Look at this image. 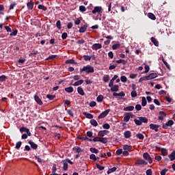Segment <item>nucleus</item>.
<instances>
[{"label":"nucleus","mask_w":175,"mask_h":175,"mask_svg":"<svg viewBox=\"0 0 175 175\" xmlns=\"http://www.w3.org/2000/svg\"><path fill=\"white\" fill-rule=\"evenodd\" d=\"M79 72L85 73H94V68L90 65H87L86 66H83V68L79 69Z\"/></svg>","instance_id":"f257e3e1"},{"label":"nucleus","mask_w":175,"mask_h":175,"mask_svg":"<svg viewBox=\"0 0 175 175\" xmlns=\"http://www.w3.org/2000/svg\"><path fill=\"white\" fill-rule=\"evenodd\" d=\"M134 122L137 126L142 125V123H148V119L146 117H139L137 119H134Z\"/></svg>","instance_id":"f03ea898"},{"label":"nucleus","mask_w":175,"mask_h":175,"mask_svg":"<svg viewBox=\"0 0 175 175\" xmlns=\"http://www.w3.org/2000/svg\"><path fill=\"white\" fill-rule=\"evenodd\" d=\"M143 158L145 161H148V163L151 165L152 163L153 160L148 152H145L143 154Z\"/></svg>","instance_id":"7ed1b4c3"},{"label":"nucleus","mask_w":175,"mask_h":175,"mask_svg":"<svg viewBox=\"0 0 175 175\" xmlns=\"http://www.w3.org/2000/svg\"><path fill=\"white\" fill-rule=\"evenodd\" d=\"M174 124L172 120H170L167 122L162 124V128L164 129H167L168 126H172Z\"/></svg>","instance_id":"20e7f679"},{"label":"nucleus","mask_w":175,"mask_h":175,"mask_svg":"<svg viewBox=\"0 0 175 175\" xmlns=\"http://www.w3.org/2000/svg\"><path fill=\"white\" fill-rule=\"evenodd\" d=\"M135 165H136L137 166H141L142 165H148V162L142 159H139L135 161Z\"/></svg>","instance_id":"39448f33"},{"label":"nucleus","mask_w":175,"mask_h":175,"mask_svg":"<svg viewBox=\"0 0 175 175\" xmlns=\"http://www.w3.org/2000/svg\"><path fill=\"white\" fill-rule=\"evenodd\" d=\"M110 109H107L104 111H103L101 113H100V115L98 116V119H101V118H105L109 113L110 112Z\"/></svg>","instance_id":"423d86ee"},{"label":"nucleus","mask_w":175,"mask_h":175,"mask_svg":"<svg viewBox=\"0 0 175 175\" xmlns=\"http://www.w3.org/2000/svg\"><path fill=\"white\" fill-rule=\"evenodd\" d=\"M167 116V113L164 111H159V117L158 119L159 120H163L165 119V118Z\"/></svg>","instance_id":"0eeeda50"},{"label":"nucleus","mask_w":175,"mask_h":175,"mask_svg":"<svg viewBox=\"0 0 175 175\" xmlns=\"http://www.w3.org/2000/svg\"><path fill=\"white\" fill-rule=\"evenodd\" d=\"M103 9L101 7H94V10L92 11V13L95 14L96 13H101Z\"/></svg>","instance_id":"6e6552de"},{"label":"nucleus","mask_w":175,"mask_h":175,"mask_svg":"<svg viewBox=\"0 0 175 175\" xmlns=\"http://www.w3.org/2000/svg\"><path fill=\"white\" fill-rule=\"evenodd\" d=\"M156 148L161 150V154H162V155H163V156L167 155V153H168V150L166 149V148H159V147H158V146H156Z\"/></svg>","instance_id":"1a4fd4ad"},{"label":"nucleus","mask_w":175,"mask_h":175,"mask_svg":"<svg viewBox=\"0 0 175 175\" xmlns=\"http://www.w3.org/2000/svg\"><path fill=\"white\" fill-rule=\"evenodd\" d=\"M91 48L92 50L97 51L102 48V44H92Z\"/></svg>","instance_id":"9d476101"},{"label":"nucleus","mask_w":175,"mask_h":175,"mask_svg":"<svg viewBox=\"0 0 175 175\" xmlns=\"http://www.w3.org/2000/svg\"><path fill=\"white\" fill-rule=\"evenodd\" d=\"M149 126L150 129L154 130L155 132L159 131V128L160 127L159 125H157L154 124H150Z\"/></svg>","instance_id":"9b49d317"},{"label":"nucleus","mask_w":175,"mask_h":175,"mask_svg":"<svg viewBox=\"0 0 175 175\" xmlns=\"http://www.w3.org/2000/svg\"><path fill=\"white\" fill-rule=\"evenodd\" d=\"M122 149L126 150V151L131 152L132 150V149H133V146H130V145L124 144L122 146Z\"/></svg>","instance_id":"f8f14e48"},{"label":"nucleus","mask_w":175,"mask_h":175,"mask_svg":"<svg viewBox=\"0 0 175 175\" xmlns=\"http://www.w3.org/2000/svg\"><path fill=\"white\" fill-rule=\"evenodd\" d=\"M111 88L110 91L111 92H118L120 87L118 85H113Z\"/></svg>","instance_id":"ddd939ff"},{"label":"nucleus","mask_w":175,"mask_h":175,"mask_svg":"<svg viewBox=\"0 0 175 175\" xmlns=\"http://www.w3.org/2000/svg\"><path fill=\"white\" fill-rule=\"evenodd\" d=\"M28 143L33 150H36L38 147V144H35L32 140H28Z\"/></svg>","instance_id":"4468645a"},{"label":"nucleus","mask_w":175,"mask_h":175,"mask_svg":"<svg viewBox=\"0 0 175 175\" xmlns=\"http://www.w3.org/2000/svg\"><path fill=\"white\" fill-rule=\"evenodd\" d=\"M109 133V131L103 130V131H100L98 133V135L101 136V137H103V136H105V135H107Z\"/></svg>","instance_id":"2eb2a0df"},{"label":"nucleus","mask_w":175,"mask_h":175,"mask_svg":"<svg viewBox=\"0 0 175 175\" xmlns=\"http://www.w3.org/2000/svg\"><path fill=\"white\" fill-rule=\"evenodd\" d=\"M168 158L172 162H173V161H175V150L172 151L170 154H168Z\"/></svg>","instance_id":"dca6fc26"},{"label":"nucleus","mask_w":175,"mask_h":175,"mask_svg":"<svg viewBox=\"0 0 175 175\" xmlns=\"http://www.w3.org/2000/svg\"><path fill=\"white\" fill-rule=\"evenodd\" d=\"M158 77V75L157 73H150L147 76L148 80H151L152 79H155Z\"/></svg>","instance_id":"f3484780"},{"label":"nucleus","mask_w":175,"mask_h":175,"mask_svg":"<svg viewBox=\"0 0 175 175\" xmlns=\"http://www.w3.org/2000/svg\"><path fill=\"white\" fill-rule=\"evenodd\" d=\"M34 99L38 105H42L43 104L42 100L40 98V97L38 95L34 96Z\"/></svg>","instance_id":"a211bd4d"},{"label":"nucleus","mask_w":175,"mask_h":175,"mask_svg":"<svg viewBox=\"0 0 175 175\" xmlns=\"http://www.w3.org/2000/svg\"><path fill=\"white\" fill-rule=\"evenodd\" d=\"M132 136V133L129 131H124V137L126 139L130 138Z\"/></svg>","instance_id":"6ab92c4d"},{"label":"nucleus","mask_w":175,"mask_h":175,"mask_svg":"<svg viewBox=\"0 0 175 175\" xmlns=\"http://www.w3.org/2000/svg\"><path fill=\"white\" fill-rule=\"evenodd\" d=\"M150 40L154 44V45L155 46H159V41L155 38H153V37L151 38Z\"/></svg>","instance_id":"aec40b11"},{"label":"nucleus","mask_w":175,"mask_h":175,"mask_svg":"<svg viewBox=\"0 0 175 175\" xmlns=\"http://www.w3.org/2000/svg\"><path fill=\"white\" fill-rule=\"evenodd\" d=\"M88 27V26L87 25H82V27L79 29V33H85Z\"/></svg>","instance_id":"412c9836"},{"label":"nucleus","mask_w":175,"mask_h":175,"mask_svg":"<svg viewBox=\"0 0 175 175\" xmlns=\"http://www.w3.org/2000/svg\"><path fill=\"white\" fill-rule=\"evenodd\" d=\"M131 116H129V113H126L124 118H123V121L125 122H128L130 120Z\"/></svg>","instance_id":"4be33fe9"},{"label":"nucleus","mask_w":175,"mask_h":175,"mask_svg":"<svg viewBox=\"0 0 175 175\" xmlns=\"http://www.w3.org/2000/svg\"><path fill=\"white\" fill-rule=\"evenodd\" d=\"M113 96H121V97H124L125 96V93L124 92H120L119 93H116V92H113Z\"/></svg>","instance_id":"5701e85b"},{"label":"nucleus","mask_w":175,"mask_h":175,"mask_svg":"<svg viewBox=\"0 0 175 175\" xmlns=\"http://www.w3.org/2000/svg\"><path fill=\"white\" fill-rule=\"evenodd\" d=\"M27 6L29 10H32L33 9L34 3L32 1H30V2L27 3Z\"/></svg>","instance_id":"b1692460"},{"label":"nucleus","mask_w":175,"mask_h":175,"mask_svg":"<svg viewBox=\"0 0 175 175\" xmlns=\"http://www.w3.org/2000/svg\"><path fill=\"white\" fill-rule=\"evenodd\" d=\"M72 150L75 151L77 153H80L83 152V150L79 146H75L72 148Z\"/></svg>","instance_id":"393cba45"},{"label":"nucleus","mask_w":175,"mask_h":175,"mask_svg":"<svg viewBox=\"0 0 175 175\" xmlns=\"http://www.w3.org/2000/svg\"><path fill=\"white\" fill-rule=\"evenodd\" d=\"M116 170H117V167H116L110 168L107 171V174H111V173H113L114 172H116Z\"/></svg>","instance_id":"a878e982"},{"label":"nucleus","mask_w":175,"mask_h":175,"mask_svg":"<svg viewBox=\"0 0 175 175\" xmlns=\"http://www.w3.org/2000/svg\"><path fill=\"white\" fill-rule=\"evenodd\" d=\"M83 116H85V118L88 119H92L94 118V116L92 114L87 112H83Z\"/></svg>","instance_id":"bb28decb"},{"label":"nucleus","mask_w":175,"mask_h":175,"mask_svg":"<svg viewBox=\"0 0 175 175\" xmlns=\"http://www.w3.org/2000/svg\"><path fill=\"white\" fill-rule=\"evenodd\" d=\"M134 109L135 107L133 106H129V107H124L123 110L126 111H131Z\"/></svg>","instance_id":"cd10ccee"},{"label":"nucleus","mask_w":175,"mask_h":175,"mask_svg":"<svg viewBox=\"0 0 175 175\" xmlns=\"http://www.w3.org/2000/svg\"><path fill=\"white\" fill-rule=\"evenodd\" d=\"M90 123L91 125H92L94 126H97L98 125L97 121L95 120L94 119L90 120Z\"/></svg>","instance_id":"c85d7f7f"},{"label":"nucleus","mask_w":175,"mask_h":175,"mask_svg":"<svg viewBox=\"0 0 175 175\" xmlns=\"http://www.w3.org/2000/svg\"><path fill=\"white\" fill-rule=\"evenodd\" d=\"M77 91H78V94H81V96H84L85 95V92H84L82 88L78 87Z\"/></svg>","instance_id":"c756f323"},{"label":"nucleus","mask_w":175,"mask_h":175,"mask_svg":"<svg viewBox=\"0 0 175 175\" xmlns=\"http://www.w3.org/2000/svg\"><path fill=\"white\" fill-rule=\"evenodd\" d=\"M83 83H84V80L81 79V80L74 83L72 85H74V86H79V85L83 84Z\"/></svg>","instance_id":"7c9ffc66"},{"label":"nucleus","mask_w":175,"mask_h":175,"mask_svg":"<svg viewBox=\"0 0 175 175\" xmlns=\"http://www.w3.org/2000/svg\"><path fill=\"white\" fill-rule=\"evenodd\" d=\"M103 99H104V96L102 94H100L96 97V101L98 103L102 102Z\"/></svg>","instance_id":"2f4dec72"},{"label":"nucleus","mask_w":175,"mask_h":175,"mask_svg":"<svg viewBox=\"0 0 175 175\" xmlns=\"http://www.w3.org/2000/svg\"><path fill=\"white\" fill-rule=\"evenodd\" d=\"M64 90L68 93H72L74 92V89L72 87L66 88H64Z\"/></svg>","instance_id":"473e14b6"},{"label":"nucleus","mask_w":175,"mask_h":175,"mask_svg":"<svg viewBox=\"0 0 175 175\" xmlns=\"http://www.w3.org/2000/svg\"><path fill=\"white\" fill-rule=\"evenodd\" d=\"M147 16H148V17L149 18H150V19L152 20V21L156 20V16H155V15L153 14H152V13H148Z\"/></svg>","instance_id":"72a5a7b5"},{"label":"nucleus","mask_w":175,"mask_h":175,"mask_svg":"<svg viewBox=\"0 0 175 175\" xmlns=\"http://www.w3.org/2000/svg\"><path fill=\"white\" fill-rule=\"evenodd\" d=\"M146 105H147V100L146 97H142V105L143 107H145L146 106Z\"/></svg>","instance_id":"f704fd0d"},{"label":"nucleus","mask_w":175,"mask_h":175,"mask_svg":"<svg viewBox=\"0 0 175 175\" xmlns=\"http://www.w3.org/2000/svg\"><path fill=\"white\" fill-rule=\"evenodd\" d=\"M77 64V62H75V61L72 59H68L67 61H66V64Z\"/></svg>","instance_id":"c9c22d12"},{"label":"nucleus","mask_w":175,"mask_h":175,"mask_svg":"<svg viewBox=\"0 0 175 175\" xmlns=\"http://www.w3.org/2000/svg\"><path fill=\"white\" fill-rule=\"evenodd\" d=\"M68 169V163H66V161L64 162V163H63V170H64V172H67Z\"/></svg>","instance_id":"e433bc0d"},{"label":"nucleus","mask_w":175,"mask_h":175,"mask_svg":"<svg viewBox=\"0 0 175 175\" xmlns=\"http://www.w3.org/2000/svg\"><path fill=\"white\" fill-rule=\"evenodd\" d=\"M90 151L92 153L97 154L99 152V150L95 148H90Z\"/></svg>","instance_id":"4c0bfd02"},{"label":"nucleus","mask_w":175,"mask_h":175,"mask_svg":"<svg viewBox=\"0 0 175 175\" xmlns=\"http://www.w3.org/2000/svg\"><path fill=\"white\" fill-rule=\"evenodd\" d=\"M66 111H67V113H68V115H70L71 117H72V118L75 117L74 112L72 111V109H66Z\"/></svg>","instance_id":"58836bf2"},{"label":"nucleus","mask_w":175,"mask_h":175,"mask_svg":"<svg viewBox=\"0 0 175 175\" xmlns=\"http://www.w3.org/2000/svg\"><path fill=\"white\" fill-rule=\"evenodd\" d=\"M100 142L103 144H107L108 142L107 137H100Z\"/></svg>","instance_id":"ea45409f"},{"label":"nucleus","mask_w":175,"mask_h":175,"mask_svg":"<svg viewBox=\"0 0 175 175\" xmlns=\"http://www.w3.org/2000/svg\"><path fill=\"white\" fill-rule=\"evenodd\" d=\"M110 78H109V75H106L103 77V80L104 82H108L109 81Z\"/></svg>","instance_id":"a19ab883"},{"label":"nucleus","mask_w":175,"mask_h":175,"mask_svg":"<svg viewBox=\"0 0 175 175\" xmlns=\"http://www.w3.org/2000/svg\"><path fill=\"white\" fill-rule=\"evenodd\" d=\"M120 46H121L120 44H115L112 45L111 48L113 50H117L118 48L120 47Z\"/></svg>","instance_id":"79ce46f5"},{"label":"nucleus","mask_w":175,"mask_h":175,"mask_svg":"<svg viewBox=\"0 0 175 175\" xmlns=\"http://www.w3.org/2000/svg\"><path fill=\"white\" fill-rule=\"evenodd\" d=\"M55 97V95L46 94V98L49 99V100H53Z\"/></svg>","instance_id":"37998d69"},{"label":"nucleus","mask_w":175,"mask_h":175,"mask_svg":"<svg viewBox=\"0 0 175 175\" xmlns=\"http://www.w3.org/2000/svg\"><path fill=\"white\" fill-rule=\"evenodd\" d=\"M82 57H83V60H85V62L90 61L92 59V57L89 55H83Z\"/></svg>","instance_id":"c03bdc74"},{"label":"nucleus","mask_w":175,"mask_h":175,"mask_svg":"<svg viewBox=\"0 0 175 175\" xmlns=\"http://www.w3.org/2000/svg\"><path fill=\"white\" fill-rule=\"evenodd\" d=\"M116 63H117V64H121V63H122L123 65H126V63H127V62L125 61L124 59H119V60H117V61H116Z\"/></svg>","instance_id":"a18cd8bd"},{"label":"nucleus","mask_w":175,"mask_h":175,"mask_svg":"<svg viewBox=\"0 0 175 175\" xmlns=\"http://www.w3.org/2000/svg\"><path fill=\"white\" fill-rule=\"evenodd\" d=\"M96 167L98 170H104L105 167L101 166L100 165H99L98 163H96Z\"/></svg>","instance_id":"49530a36"},{"label":"nucleus","mask_w":175,"mask_h":175,"mask_svg":"<svg viewBox=\"0 0 175 175\" xmlns=\"http://www.w3.org/2000/svg\"><path fill=\"white\" fill-rule=\"evenodd\" d=\"M21 146H22V142L19 141L18 142L16 143L15 148L17 150H19Z\"/></svg>","instance_id":"de8ad7c7"},{"label":"nucleus","mask_w":175,"mask_h":175,"mask_svg":"<svg viewBox=\"0 0 175 175\" xmlns=\"http://www.w3.org/2000/svg\"><path fill=\"white\" fill-rule=\"evenodd\" d=\"M120 81L123 83L127 82V77L126 76H121L120 77Z\"/></svg>","instance_id":"09e8293b"},{"label":"nucleus","mask_w":175,"mask_h":175,"mask_svg":"<svg viewBox=\"0 0 175 175\" xmlns=\"http://www.w3.org/2000/svg\"><path fill=\"white\" fill-rule=\"evenodd\" d=\"M148 76L143 77L139 78V83H142L144 81H148Z\"/></svg>","instance_id":"8fccbe9b"},{"label":"nucleus","mask_w":175,"mask_h":175,"mask_svg":"<svg viewBox=\"0 0 175 175\" xmlns=\"http://www.w3.org/2000/svg\"><path fill=\"white\" fill-rule=\"evenodd\" d=\"M136 137L139 139H144V135L142 133H137L136 135Z\"/></svg>","instance_id":"3c124183"},{"label":"nucleus","mask_w":175,"mask_h":175,"mask_svg":"<svg viewBox=\"0 0 175 175\" xmlns=\"http://www.w3.org/2000/svg\"><path fill=\"white\" fill-rule=\"evenodd\" d=\"M56 27H57V29H62V24L60 21H57V22H56Z\"/></svg>","instance_id":"603ef678"},{"label":"nucleus","mask_w":175,"mask_h":175,"mask_svg":"<svg viewBox=\"0 0 175 175\" xmlns=\"http://www.w3.org/2000/svg\"><path fill=\"white\" fill-rule=\"evenodd\" d=\"M38 8V9L42 10L44 11H46L47 10V8L45 7L44 5H39Z\"/></svg>","instance_id":"864d4df0"},{"label":"nucleus","mask_w":175,"mask_h":175,"mask_svg":"<svg viewBox=\"0 0 175 175\" xmlns=\"http://www.w3.org/2000/svg\"><path fill=\"white\" fill-rule=\"evenodd\" d=\"M5 10V7L3 5H0V15H3L4 13L2 12Z\"/></svg>","instance_id":"5fc2aeb1"},{"label":"nucleus","mask_w":175,"mask_h":175,"mask_svg":"<svg viewBox=\"0 0 175 175\" xmlns=\"http://www.w3.org/2000/svg\"><path fill=\"white\" fill-rule=\"evenodd\" d=\"M7 79V77L5 75L0 76V82H3Z\"/></svg>","instance_id":"6e6d98bb"},{"label":"nucleus","mask_w":175,"mask_h":175,"mask_svg":"<svg viewBox=\"0 0 175 175\" xmlns=\"http://www.w3.org/2000/svg\"><path fill=\"white\" fill-rule=\"evenodd\" d=\"M168 171H169L168 169H163V170H162L161 171L160 174H161V175H165L166 173H167V172H168Z\"/></svg>","instance_id":"4d7b16f0"},{"label":"nucleus","mask_w":175,"mask_h":175,"mask_svg":"<svg viewBox=\"0 0 175 175\" xmlns=\"http://www.w3.org/2000/svg\"><path fill=\"white\" fill-rule=\"evenodd\" d=\"M90 159H92V161H96V156L94 154H91L90 155Z\"/></svg>","instance_id":"13d9d810"},{"label":"nucleus","mask_w":175,"mask_h":175,"mask_svg":"<svg viewBox=\"0 0 175 175\" xmlns=\"http://www.w3.org/2000/svg\"><path fill=\"white\" fill-rule=\"evenodd\" d=\"M131 97H133V98L137 97V92H136V91H132V92H131Z\"/></svg>","instance_id":"bf43d9fd"},{"label":"nucleus","mask_w":175,"mask_h":175,"mask_svg":"<svg viewBox=\"0 0 175 175\" xmlns=\"http://www.w3.org/2000/svg\"><path fill=\"white\" fill-rule=\"evenodd\" d=\"M79 11L85 12L86 11V8L83 5L79 6Z\"/></svg>","instance_id":"052dcab7"},{"label":"nucleus","mask_w":175,"mask_h":175,"mask_svg":"<svg viewBox=\"0 0 175 175\" xmlns=\"http://www.w3.org/2000/svg\"><path fill=\"white\" fill-rule=\"evenodd\" d=\"M86 135L89 137H93V132L92 131H87L86 133Z\"/></svg>","instance_id":"680f3d73"},{"label":"nucleus","mask_w":175,"mask_h":175,"mask_svg":"<svg viewBox=\"0 0 175 175\" xmlns=\"http://www.w3.org/2000/svg\"><path fill=\"white\" fill-rule=\"evenodd\" d=\"M123 153V150L122 149H118L116 151V154L117 155H120L121 154Z\"/></svg>","instance_id":"e2e57ef3"},{"label":"nucleus","mask_w":175,"mask_h":175,"mask_svg":"<svg viewBox=\"0 0 175 175\" xmlns=\"http://www.w3.org/2000/svg\"><path fill=\"white\" fill-rule=\"evenodd\" d=\"M68 38V33L64 32L62 34V39L66 40Z\"/></svg>","instance_id":"0e129e2a"},{"label":"nucleus","mask_w":175,"mask_h":175,"mask_svg":"<svg viewBox=\"0 0 175 175\" xmlns=\"http://www.w3.org/2000/svg\"><path fill=\"white\" fill-rule=\"evenodd\" d=\"M146 175H152V170L151 169H148L146 171Z\"/></svg>","instance_id":"69168bd1"},{"label":"nucleus","mask_w":175,"mask_h":175,"mask_svg":"<svg viewBox=\"0 0 175 175\" xmlns=\"http://www.w3.org/2000/svg\"><path fill=\"white\" fill-rule=\"evenodd\" d=\"M103 128L105 129H110V125L107 123H105L103 125Z\"/></svg>","instance_id":"338daca9"},{"label":"nucleus","mask_w":175,"mask_h":175,"mask_svg":"<svg viewBox=\"0 0 175 175\" xmlns=\"http://www.w3.org/2000/svg\"><path fill=\"white\" fill-rule=\"evenodd\" d=\"M18 33V30L17 29H15L14 31H13V32H12L10 33V36H16Z\"/></svg>","instance_id":"774afa93"}]
</instances>
